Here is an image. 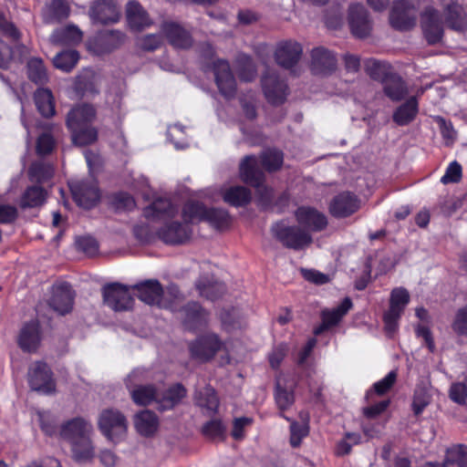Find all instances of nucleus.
Masks as SVG:
<instances>
[{
    "mask_svg": "<svg viewBox=\"0 0 467 467\" xmlns=\"http://www.w3.org/2000/svg\"><path fill=\"white\" fill-rule=\"evenodd\" d=\"M179 207L167 198H158L143 209L144 217L150 222H160L162 225L152 233L148 225L134 227L136 237L143 243H150L155 237L167 244H182L192 234L190 225L176 220Z\"/></svg>",
    "mask_w": 467,
    "mask_h": 467,
    "instance_id": "obj_1",
    "label": "nucleus"
},
{
    "mask_svg": "<svg viewBox=\"0 0 467 467\" xmlns=\"http://www.w3.org/2000/svg\"><path fill=\"white\" fill-rule=\"evenodd\" d=\"M282 163L283 153L277 150H266L260 158L246 156L240 163L241 179L256 189L259 202L264 206L271 202L273 190L263 183L264 172L260 169V164L271 171L279 169Z\"/></svg>",
    "mask_w": 467,
    "mask_h": 467,
    "instance_id": "obj_2",
    "label": "nucleus"
},
{
    "mask_svg": "<svg viewBox=\"0 0 467 467\" xmlns=\"http://www.w3.org/2000/svg\"><path fill=\"white\" fill-rule=\"evenodd\" d=\"M145 379L146 371L137 368L126 379V385L130 389L132 400L138 405L146 406L156 403L159 410H165L174 407L186 395V389L181 384L171 387L163 394L157 392L152 385L137 386Z\"/></svg>",
    "mask_w": 467,
    "mask_h": 467,
    "instance_id": "obj_3",
    "label": "nucleus"
},
{
    "mask_svg": "<svg viewBox=\"0 0 467 467\" xmlns=\"http://www.w3.org/2000/svg\"><path fill=\"white\" fill-rule=\"evenodd\" d=\"M92 434V424L79 417L64 422L59 428V436L70 443L73 458L78 462H88L94 457Z\"/></svg>",
    "mask_w": 467,
    "mask_h": 467,
    "instance_id": "obj_4",
    "label": "nucleus"
},
{
    "mask_svg": "<svg viewBox=\"0 0 467 467\" xmlns=\"http://www.w3.org/2000/svg\"><path fill=\"white\" fill-rule=\"evenodd\" d=\"M95 118V108L86 103L76 105L67 113V127L74 144L86 146L97 140L98 131L92 126Z\"/></svg>",
    "mask_w": 467,
    "mask_h": 467,
    "instance_id": "obj_5",
    "label": "nucleus"
},
{
    "mask_svg": "<svg viewBox=\"0 0 467 467\" xmlns=\"http://www.w3.org/2000/svg\"><path fill=\"white\" fill-rule=\"evenodd\" d=\"M273 236L285 247L303 250L311 244L313 239L308 231L297 225H290L285 221L275 223L271 227Z\"/></svg>",
    "mask_w": 467,
    "mask_h": 467,
    "instance_id": "obj_6",
    "label": "nucleus"
},
{
    "mask_svg": "<svg viewBox=\"0 0 467 467\" xmlns=\"http://www.w3.org/2000/svg\"><path fill=\"white\" fill-rule=\"evenodd\" d=\"M188 348L192 359L201 363H206L224 348V342L217 334L206 333L191 341Z\"/></svg>",
    "mask_w": 467,
    "mask_h": 467,
    "instance_id": "obj_7",
    "label": "nucleus"
},
{
    "mask_svg": "<svg viewBox=\"0 0 467 467\" xmlns=\"http://www.w3.org/2000/svg\"><path fill=\"white\" fill-rule=\"evenodd\" d=\"M98 424L101 433L109 441L115 443L125 437L128 429L125 416L119 410L114 409L102 410Z\"/></svg>",
    "mask_w": 467,
    "mask_h": 467,
    "instance_id": "obj_8",
    "label": "nucleus"
},
{
    "mask_svg": "<svg viewBox=\"0 0 467 467\" xmlns=\"http://www.w3.org/2000/svg\"><path fill=\"white\" fill-rule=\"evenodd\" d=\"M426 0H397L389 14L390 25L398 30H409L416 25L417 8Z\"/></svg>",
    "mask_w": 467,
    "mask_h": 467,
    "instance_id": "obj_9",
    "label": "nucleus"
},
{
    "mask_svg": "<svg viewBox=\"0 0 467 467\" xmlns=\"http://www.w3.org/2000/svg\"><path fill=\"white\" fill-rule=\"evenodd\" d=\"M410 302L409 292L403 287L391 291L389 307L383 316L384 327L388 335H393L398 329L399 319Z\"/></svg>",
    "mask_w": 467,
    "mask_h": 467,
    "instance_id": "obj_10",
    "label": "nucleus"
},
{
    "mask_svg": "<svg viewBox=\"0 0 467 467\" xmlns=\"http://www.w3.org/2000/svg\"><path fill=\"white\" fill-rule=\"evenodd\" d=\"M28 383L32 390L42 394H52L56 391L53 373L47 363L36 361L28 369Z\"/></svg>",
    "mask_w": 467,
    "mask_h": 467,
    "instance_id": "obj_11",
    "label": "nucleus"
},
{
    "mask_svg": "<svg viewBox=\"0 0 467 467\" xmlns=\"http://www.w3.org/2000/svg\"><path fill=\"white\" fill-rule=\"evenodd\" d=\"M69 188L75 202L84 209L93 207L99 200L100 194L97 182L94 179L88 181H71Z\"/></svg>",
    "mask_w": 467,
    "mask_h": 467,
    "instance_id": "obj_12",
    "label": "nucleus"
},
{
    "mask_svg": "<svg viewBox=\"0 0 467 467\" xmlns=\"http://www.w3.org/2000/svg\"><path fill=\"white\" fill-rule=\"evenodd\" d=\"M104 303L114 311H126L132 307L134 298L129 287L120 284H110L103 287Z\"/></svg>",
    "mask_w": 467,
    "mask_h": 467,
    "instance_id": "obj_13",
    "label": "nucleus"
},
{
    "mask_svg": "<svg viewBox=\"0 0 467 467\" xmlns=\"http://www.w3.org/2000/svg\"><path fill=\"white\" fill-rule=\"evenodd\" d=\"M296 386V380L294 377L282 374L276 378L275 400L277 408L281 411L280 416L286 420H290L283 412L288 410L295 402L294 390Z\"/></svg>",
    "mask_w": 467,
    "mask_h": 467,
    "instance_id": "obj_14",
    "label": "nucleus"
},
{
    "mask_svg": "<svg viewBox=\"0 0 467 467\" xmlns=\"http://www.w3.org/2000/svg\"><path fill=\"white\" fill-rule=\"evenodd\" d=\"M88 15L95 24H113L119 20L121 9L115 0H97L91 5Z\"/></svg>",
    "mask_w": 467,
    "mask_h": 467,
    "instance_id": "obj_15",
    "label": "nucleus"
},
{
    "mask_svg": "<svg viewBox=\"0 0 467 467\" xmlns=\"http://www.w3.org/2000/svg\"><path fill=\"white\" fill-rule=\"evenodd\" d=\"M213 71L220 93L227 99L234 98L236 92V81L228 61L224 59L213 61Z\"/></svg>",
    "mask_w": 467,
    "mask_h": 467,
    "instance_id": "obj_16",
    "label": "nucleus"
},
{
    "mask_svg": "<svg viewBox=\"0 0 467 467\" xmlns=\"http://www.w3.org/2000/svg\"><path fill=\"white\" fill-rule=\"evenodd\" d=\"M265 99L273 105L282 104L287 96V84L275 71H268L262 78Z\"/></svg>",
    "mask_w": 467,
    "mask_h": 467,
    "instance_id": "obj_17",
    "label": "nucleus"
},
{
    "mask_svg": "<svg viewBox=\"0 0 467 467\" xmlns=\"http://www.w3.org/2000/svg\"><path fill=\"white\" fill-rule=\"evenodd\" d=\"M133 288L137 291L139 298L145 304L163 308L171 307L162 298L164 292L158 280H146L133 285Z\"/></svg>",
    "mask_w": 467,
    "mask_h": 467,
    "instance_id": "obj_18",
    "label": "nucleus"
},
{
    "mask_svg": "<svg viewBox=\"0 0 467 467\" xmlns=\"http://www.w3.org/2000/svg\"><path fill=\"white\" fill-rule=\"evenodd\" d=\"M74 297L75 293L71 285L67 283H61L53 286L48 304L55 312L64 316L72 310Z\"/></svg>",
    "mask_w": 467,
    "mask_h": 467,
    "instance_id": "obj_19",
    "label": "nucleus"
},
{
    "mask_svg": "<svg viewBox=\"0 0 467 467\" xmlns=\"http://www.w3.org/2000/svg\"><path fill=\"white\" fill-rule=\"evenodd\" d=\"M421 27L430 44L438 43L443 35L442 20L439 12L428 6L421 14Z\"/></svg>",
    "mask_w": 467,
    "mask_h": 467,
    "instance_id": "obj_20",
    "label": "nucleus"
},
{
    "mask_svg": "<svg viewBox=\"0 0 467 467\" xmlns=\"http://www.w3.org/2000/svg\"><path fill=\"white\" fill-rule=\"evenodd\" d=\"M297 223L306 231L320 232L327 225V216L320 211L310 206H300L295 212Z\"/></svg>",
    "mask_w": 467,
    "mask_h": 467,
    "instance_id": "obj_21",
    "label": "nucleus"
},
{
    "mask_svg": "<svg viewBox=\"0 0 467 467\" xmlns=\"http://www.w3.org/2000/svg\"><path fill=\"white\" fill-rule=\"evenodd\" d=\"M161 31L168 42L177 49H187L192 46L193 39L191 33L176 22H164Z\"/></svg>",
    "mask_w": 467,
    "mask_h": 467,
    "instance_id": "obj_22",
    "label": "nucleus"
},
{
    "mask_svg": "<svg viewBox=\"0 0 467 467\" xmlns=\"http://www.w3.org/2000/svg\"><path fill=\"white\" fill-rule=\"evenodd\" d=\"M303 53L301 45L293 40L281 41L276 45L275 59L285 68H292L300 59Z\"/></svg>",
    "mask_w": 467,
    "mask_h": 467,
    "instance_id": "obj_23",
    "label": "nucleus"
},
{
    "mask_svg": "<svg viewBox=\"0 0 467 467\" xmlns=\"http://www.w3.org/2000/svg\"><path fill=\"white\" fill-rule=\"evenodd\" d=\"M359 207L358 198L349 192H344L332 199L329 212L336 218H345L356 213Z\"/></svg>",
    "mask_w": 467,
    "mask_h": 467,
    "instance_id": "obj_24",
    "label": "nucleus"
},
{
    "mask_svg": "<svg viewBox=\"0 0 467 467\" xmlns=\"http://www.w3.org/2000/svg\"><path fill=\"white\" fill-rule=\"evenodd\" d=\"M348 23L352 34L359 38L368 36L371 30V21L366 8L359 4H354L349 6Z\"/></svg>",
    "mask_w": 467,
    "mask_h": 467,
    "instance_id": "obj_25",
    "label": "nucleus"
},
{
    "mask_svg": "<svg viewBox=\"0 0 467 467\" xmlns=\"http://www.w3.org/2000/svg\"><path fill=\"white\" fill-rule=\"evenodd\" d=\"M351 307V299L349 297H345L337 307L324 309L321 313L322 324L315 328V334L319 335L324 330L337 325Z\"/></svg>",
    "mask_w": 467,
    "mask_h": 467,
    "instance_id": "obj_26",
    "label": "nucleus"
},
{
    "mask_svg": "<svg viewBox=\"0 0 467 467\" xmlns=\"http://www.w3.org/2000/svg\"><path fill=\"white\" fill-rule=\"evenodd\" d=\"M337 67L335 55L324 47H316L311 52V68L315 74L327 75Z\"/></svg>",
    "mask_w": 467,
    "mask_h": 467,
    "instance_id": "obj_27",
    "label": "nucleus"
},
{
    "mask_svg": "<svg viewBox=\"0 0 467 467\" xmlns=\"http://www.w3.org/2000/svg\"><path fill=\"white\" fill-rule=\"evenodd\" d=\"M441 2L448 26L455 31L464 32L467 29V20L458 0H441Z\"/></svg>",
    "mask_w": 467,
    "mask_h": 467,
    "instance_id": "obj_28",
    "label": "nucleus"
},
{
    "mask_svg": "<svg viewBox=\"0 0 467 467\" xmlns=\"http://www.w3.org/2000/svg\"><path fill=\"white\" fill-rule=\"evenodd\" d=\"M126 16L129 26L133 31H141L152 25L148 13L136 1L127 4Z\"/></svg>",
    "mask_w": 467,
    "mask_h": 467,
    "instance_id": "obj_29",
    "label": "nucleus"
},
{
    "mask_svg": "<svg viewBox=\"0 0 467 467\" xmlns=\"http://www.w3.org/2000/svg\"><path fill=\"white\" fill-rule=\"evenodd\" d=\"M183 322L189 330H198L207 326L208 313L198 304L190 303L183 309Z\"/></svg>",
    "mask_w": 467,
    "mask_h": 467,
    "instance_id": "obj_30",
    "label": "nucleus"
},
{
    "mask_svg": "<svg viewBox=\"0 0 467 467\" xmlns=\"http://www.w3.org/2000/svg\"><path fill=\"white\" fill-rule=\"evenodd\" d=\"M40 328L37 321L26 323L18 336V345L27 352L36 351L40 344Z\"/></svg>",
    "mask_w": 467,
    "mask_h": 467,
    "instance_id": "obj_31",
    "label": "nucleus"
},
{
    "mask_svg": "<svg viewBox=\"0 0 467 467\" xmlns=\"http://www.w3.org/2000/svg\"><path fill=\"white\" fill-rule=\"evenodd\" d=\"M134 426L140 435L149 437L157 431L159 420L153 412L142 410L135 415Z\"/></svg>",
    "mask_w": 467,
    "mask_h": 467,
    "instance_id": "obj_32",
    "label": "nucleus"
},
{
    "mask_svg": "<svg viewBox=\"0 0 467 467\" xmlns=\"http://www.w3.org/2000/svg\"><path fill=\"white\" fill-rule=\"evenodd\" d=\"M419 112V102L416 97H410L393 113V120L400 126L410 123Z\"/></svg>",
    "mask_w": 467,
    "mask_h": 467,
    "instance_id": "obj_33",
    "label": "nucleus"
},
{
    "mask_svg": "<svg viewBox=\"0 0 467 467\" xmlns=\"http://www.w3.org/2000/svg\"><path fill=\"white\" fill-rule=\"evenodd\" d=\"M383 91L392 101H400L409 93L406 82L399 75L394 73L385 80Z\"/></svg>",
    "mask_w": 467,
    "mask_h": 467,
    "instance_id": "obj_34",
    "label": "nucleus"
},
{
    "mask_svg": "<svg viewBox=\"0 0 467 467\" xmlns=\"http://www.w3.org/2000/svg\"><path fill=\"white\" fill-rule=\"evenodd\" d=\"M70 13V7L66 0H52L43 10L44 21L47 24L66 19Z\"/></svg>",
    "mask_w": 467,
    "mask_h": 467,
    "instance_id": "obj_35",
    "label": "nucleus"
},
{
    "mask_svg": "<svg viewBox=\"0 0 467 467\" xmlns=\"http://www.w3.org/2000/svg\"><path fill=\"white\" fill-rule=\"evenodd\" d=\"M194 400L203 413L211 415L216 412L219 406V400L214 389L209 386L203 389L196 391Z\"/></svg>",
    "mask_w": 467,
    "mask_h": 467,
    "instance_id": "obj_36",
    "label": "nucleus"
},
{
    "mask_svg": "<svg viewBox=\"0 0 467 467\" xmlns=\"http://www.w3.org/2000/svg\"><path fill=\"white\" fill-rule=\"evenodd\" d=\"M50 39L52 43L57 45H76L82 40V32L76 26H67L55 30Z\"/></svg>",
    "mask_w": 467,
    "mask_h": 467,
    "instance_id": "obj_37",
    "label": "nucleus"
},
{
    "mask_svg": "<svg viewBox=\"0 0 467 467\" xmlns=\"http://www.w3.org/2000/svg\"><path fill=\"white\" fill-rule=\"evenodd\" d=\"M46 199L47 192L41 186H29L22 194L19 206L22 209L36 208L44 204Z\"/></svg>",
    "mask_w": 467,
    "mask_h": 467,
    "instance_id": "obj_38",
    "label": "nucleus"
},
{
    "mask_svg": "<svg viewBox=\"0 0 467 467\" xmlns=\"http://www.w3.org/2000/svg\"><path fill=\"white\" fill-rule=\"evenodd\" d=\"M196 289L201 296L215 300L223 294L225 287L223 283L215 281L213 277H201L196 282Z\"/></svg>",
    "mask_w": 467,
    "mask_h": 467,
    "instance_id": "obj_39",
    "label": "nucleus"
},
{
    "mask_svg": "<svg viewBox=\"0 0 467 467\" xmlns=\"http://www.w3.org/2000/svg\"><path fill=\"white\" fill-rule=\"evenodd\" d=\"M35 102L39 113L46 117L55 114V104L52 92L48 88H38L35 92Z\"/></svg>",
    "mask_w": 467,
    "mask_h": 467,
    "instance_id": "obj_40",
    "label": "nucleus"
},
{
    "mask_svg": "<svg viewBox=\"0 0 467 467\" xmlns=\"http://www.w3.org/2000/svg\"><path fill=\"white\" fill-rule=\"evenodd\" d=\"M251 198V192L244 186L230 187L223 192L224 202L235 207L247 204Z\"/></svg>",
    "mask_w": 467,
    "mask_h": 467,
    "instance_id": "obj_41",
    "label": "nucleus"
},
{
    "mask_svg": "<svg viewBox=\"0 0 467 467\" xmlns=\"http://www.w3.org/2000/svg\"><path fill=\"white\" fill-rule=\"evenodd\" d=\"M206 207L197 202H188L183 206L182 218L189 225L194 222L204 221L206 215Z\"/></svg>",
    "mask_w": 467,
    "mask_h": 467,
    "instance_id": "obj_42",
    "label": "nucleus"
},
{
    "mask_svg": "<svg viewBox=\"0 0 467 467\" xmlns=\"http://www.w3.org/2000/svg\"><path fill=\"white\" fill-rule=\"evenodd\" d=\"M78 59L79 54L78 51L73 49L64 50L55 56L53 64L57 69L69 72L76 67Z\"/></svg>",
    "mask_w": 467,
    "mask_h": 467,
    "instance_id": "obj_43",
    "label": "nucleus"
},
{
    "mask_svg": "<svg viewBox=\"0 0 467 467\" xmlns=\"http://www.w3.org/2000/svg\"><path fill=\"white\" fill-rule=\"evenodd\" d=\"M366 71L371 78L380 81L382 85L385 83V80L393 74L390 71V67L387 63L375 59L367 61Z\"/></svg>",
    "mask_w": 467,
    "mask_h": 467,
    "instance_id": "obj_44",
    "label": "nucleus"
},
{
    "mask_svg": "<svg viewBox=\"0 0 467 467\" xmlns=\"http://www.w3.org/2000/svg\"><path fill=\"white\" fill-rule=\"evenodd\" d=\"M236 66L241 80L249 82L254 79L256 76V68L249 56L245 54L238 55L236 58Z\"/></svg>",
    "mask_w": 467,
    "mask_h": 467,
    "instance_id": "obj_45",
    "label": "nucleus"
},
{
    "mask_svg": "<svg viewBox=\"0 0 467 467\" xmlns=\"http://www.w3.org/2000/svg\"><path fill=\"white\" fill-rule=\"evenodd\" d=\"M27 74L36 84H45L48 79L43 60L37 57H33L27 62Z\"/></svg>",
    "mask_w": 467,
    "mask_h": 467,
    "instance_id": "obj_46",
    "label": "nucleus"
},
{
    "mask_svg": "<svg viewBox=\"0 0 467 467\" xmlns=\"http://www.w3.org/2000/svg\"><path fill=\"white\" fill-rule=\"evenodd\" d=\"M53 167L44 162H34L29 167L28 176L30 181L44 182L53 176Z\"/></svg>",
    "mask_w": 467,
    "mask_h": 467,
    "instance_id": "obj_47",
    "label": "nucleus"
},
{
    "mask_svg": "<svg viewBox=\"0 0 467 467\" xmlns=\"http://www.w3.org/2000/svg\"><path fill=\"white\" fill-rule=\"evenodd\" d=\"M216 229H223L230 223V216L227 211L223 209L211 208L206 209L205 220Z\"/></svg>",
    "mask_w": 467,
    "mask_h": 467,
    "instance_id": "obj_48",
    "label": "nucleus"
},
{
    "mask_svg": "<svg viewBox=\"0 0 467 467\" xmlns=\"http://www.w3.org/2000/svg\"><path fill=\"white\" fill-rule=\"evenodd\" d=\"M446 463H456L459 467H467V446L456 444L447 449Z\"/></svg>",
    "mask_w": 467,
    "mask_h": 467,
    "instance_id": "obj_49",
    "label": "nucleus"
},
{
    "mask_svg": "<svg viewBox=\"0 0 467 467\" xmlns=\"http://www.w3.org/2000/svg\"><path fill=\"white\" fill-rule=\"evenodd\" d=\"M124 35L117 30H107L99 33L94 39V44L107 42V47L103 51H110L124 41Z\"/></svg>",
    "mask_w": 467,
    "mask_h": 467,
    "instance_id": "obj_50",
    "label": "nucleus"
},
{
    "mask_svg": "<svg viewBox=\"0 0 467 467\" xmlns=\"http://www.w3.org/2000/svg\"><path fill=\"white\" fill-rule=\"evenodd\" d=\"M431 397L429 391L422 387H418L413 395L412 410L416 416L423 412L425 408L430 404Z\"/></svg>",
    "mask_w": 467,
    "mask_h": 467,
    "instance_id": "obj_51",
    "label": "nucleus"
},
{
    "mask_svg": "<svg viewBox=\"0 0 467 467\" xmlns=\"http://www.w3.org/2000/svg\"><path fill=\"white\" fill-rule=\"evenodd\" d=\"M167 137L173 143L176 150H184L189 146L184 138V129L182 125L173 124L168 127Z\"/></svg>",
    "mask_w": 467,
    "mask_h": 467,
    "instance_id": "obj_52",
    "label": "nucleus"
},
{
    "mask_svg": "<svg viewBox=\"0 0 467 467\" xmlns=\"http://www.w3.org/2000/svg\"><path fill=\"white\" fill-rule=\"evenodd\" d=\"M397 380V372L395 370L389 371L382 379L377 381L373 385V389L367 392V398L374 392L379 395H383L389 391Z\"/></svg>",
    "mask_w": 467,
    "mask_h": 467,
    "instance_id": "obj_53",
    "label": "nucleus"
},
{
    "mask_svg": "<svg viewBox=\"0 0 467 467\" xmlns=\"http://www.w3.org/2000/svg\"><path fill=\"white\" fill-rule=\"evenodd\" d=\"M290 424V444L293 447H298L301 444L302 440L308 434L307 422L297 423L294 420Z\"/></svg>",
    "mask_w": 467,
    "mask_h": 467,
    "instance_id": "obj_54",
    "label": "nucleus"
},
{
    "mask_svg": "<svg viewBox=\"0 0 467 467\" xmlns=\"http://www.w3.org/2000/svg\"><path fill=\"white\" fill-rule=\"evenodd\" d=\"M37 420L39 421L41 430L47 435H53L57 432V420L56 417L49 411H37Z\"/></svg>",
    "mask_w": 467,
    "mask_h": 467,
    "instance_id": "obj_55",
    "label": "nucleus"
},
{
    "mask_svg": "<svg viewBox=\"0 0 467 467\" xmlns=\"http://www.w3.org/2000/svg\"><path fill=\"white\" fill-rule=\"evenodd\" d=\"M91 72H87L84 75L78 76L77 78L75 88L78 92H81L83 95L85 94H95L98 92V89L93 83Z\"/></svg>",
    "mask_w": 467,
    "mask_h": 467,
    "instance_id": "obj_56",
    "label": "nucleus"
},
{
    "mask_svg": "<svg viewBox=\"0 0 467 467\" xmlns=\"http://www.w3.org/2000/svg\"><path fill=\"white\" fill-rule=\"evenodd\" d=\"M202 432L211 439H223L225 427L221 420H213L202 427Z\"/></svg>",
    "mask_w": 467,
    "mask_h": 467,
    "instance_id": "obj_57",
    "label": "nucleus"
},
{
    "mask_svg": "<svg viewBox=\"0 0 467 467\" xmlns=\"http://www.w3.org/2000/svg\"><path fill=\"white\" fill-rule=\"evenodd\" d=\"M451 327L456 334L467 337V306L456 312Z\"/></svg>",
    "mask_w": 467,
    "mask_h": 467,
    "instance_id": "obj_58",
    "label": "nucleus"
},
{
    "mask_svg": "<svg viewBox=\"0 0 467 467\" xmlns=\"http://www.w3.org/2000/svg\"><path fill=\"white\" fill-rule=\"evenodd\" d=\"M221 319L223 328L229 332L242 328L243 322L239 319L235 309L222 314Z\"/></svg>",
    "mask_w": 467,
    "mask_h": 467,
    "instance_id": "obj_59",
    "label": "nucleus"
},
{
    "mask_svg": "<svg viewBox=\"0 0 467 467\" xmlns=\"http://www.w3.org/2000/svg\"><path fill=\"white\" fill-rule=\"evenodd\" d=\"M288 348L285 343L275 346L268 355L270 366L273 368H278L287 353Z\"/></svg>",
    "mask_w": 467,
    "mask_h": 467,
    "instance_id": "obj_60",
    "label": "nucleus"
},
{
    "mask_svg": "<svg viewBox=\"0 0 467 467\" xmlns=\"http://www.w3.org/2000/svg\"><path fill=\"white\" fill-rule=\"evenodd\" d=\"M76 245L79 250L89 255L96 254L99 248L96 239L89 235L77 238Z\"/></svg>",
    "mask_w": 467,
    "mask_h": 467,
    "instance_id": "obj_61",
    "label": "nucleus"
},
{
    "mask_svg": "<svg viewBox=\"0 0 467 467\" xmlns=\"http://www.w3.org/2000/svg\"><path fill=\"white\" fill-rule=\"evenodd\" d=\"M462 178V166L457 161L450 163L441 182L444 184L457 182Z\"/></svg>",
    "mask_w": 467,
    "mask_h": 467,
    "instance_id": "obj_62",
    "label": "nucleus"
},
{
    "mask_svg": "<svg viewBox=\"0 0 467 467\" xmlns=\"http://www.w3.org/2000/svg\"><path fill=\"white\" fill-rule=\"evenodd\" d=\"M54 146L55 140L53 137L48 132H45L38 137L36 151L39 155L48 154L52 151Z\"/></svg>",
    "mask_w": 467,
    "mask_h": 467,
    "instance_id": "obj_63",
    "label": "nucleus"
},
{
    "mask_svg": "<svg viewBox=\"0 0 467 467\" xmlns=\"http://www.w3.org/2000/svg\"><path fill=\"white\" fill-rule=\"evenodd\" d=\"M253 420L249 417L236 418L233 423L232 436L234 440H241L244 436V429L251 425Z\"/></svg>",
    "mask_w": 467,
    "mask_h": 467,
    "instance_id": "obj_64",
    "label": "nucleus"
}]
</instances>
